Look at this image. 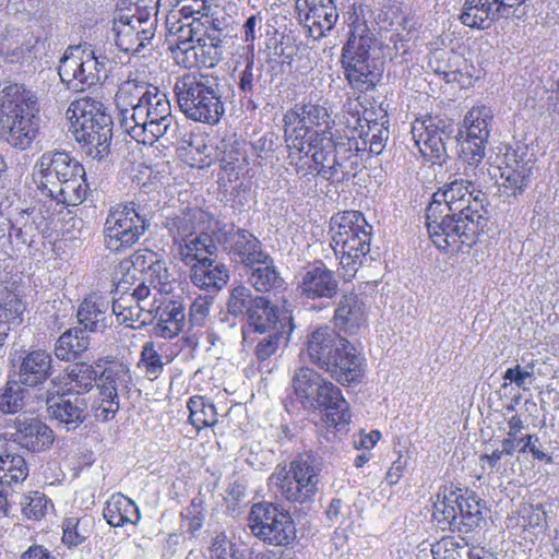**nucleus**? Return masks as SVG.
<instances>
[{
	"label": "nucleus",
	"instance_id": "39",
	"mask_svg": "<svg viewBox=\"0 0 559 559\" xmlns=\"http://www.w3.org/2000/svg\"><path fill=\"white\" fill-rule=\"evenodd\" d=\"M247 273L250 285L259 293L278 290L285 284L270 253Z\"/></svg>",
	"mask_w": 559,
	"mask_h": 559
},
{
	"label": "nucleus",
	"instance_id": "2",
	"mask_svg": "<svg viewBox=\"0 0 559 559\" xmlns=\"http://www.w3.org/2000/svg\"><path fill=\"white\" fill-rule=\"evenodd\" d=\"M174 93L185 116L193 121L214 126L225 114V104L235 90L225 76L190 72L177 78Z\"/></svg>",
	"mask_w": 559,
	"mask_h": 559
},
{
	"label": "nucleus",
	"instance_id": "57",
	"mask_svg": "<svg viewBox=\"0 0 559 559\" xmlns=\"http://www.w3.org/2000/svg\"><path fill=\"white\" fill-rule=\"evenodd\" d=\"M98 395L91 404V411L97 421L107 423L115 418L120 409L119 397H114L104 392H97Z\"/></svg>",
	"mask_w": 559,
	"mask_h": 559
},
{
	"label": "nucleus",
	"instance_id": "61",
	"mask_svg": "<svg viewBox=\"0 0 559 559\" xmlns=\"http://www.w3.org/2000/svg\"><path fill=\"white\" fill-rule=\"evenodd\" d=\"M20 503L22 512L27 519L38 521L46 514L48 499L44 493L33 491L24 496Z\"/></svg>",
	"mask_w": 559,
	"mask_h": 559
},
{
	"label": "nucleus",
	"instance_id": "7",
	"mask_svg": "<svg viewBox=\"0 0 559 559\" xmlns=\"http://www.w3.org/2000/svg\"><path fill=\"white\" fill-rule=\"evenodd\" d=\"M122 128L139 143L153 145L162 140L169 145L177 138L179 124L171 112L168 96L158 88L144 105L132 110Z\"/></svg>",
	"mask_w": 559,
	"mask_h": 559
},
{
	"label": "nucleus",
	"instance_id": "1",
	"mask_svg": "<svg viewBox=\"0 0 559 559\" xmlns=\"http://www.w3.org/2000/svg\"><path fill=\"white\" fill-rule=\"evenodd\" d=\"M486 193L471 179H453L432 195L426 210V226L441 251L467 253L488 224Z\"/></svg>",
	"mask_w": 559,
	"mask_h": 559
},
{
	"label": "nucleus",
	"instance_id": "44",
	"mask_svg": "<svg viewBox=\"0 0 559 559\" xmlns=\"http://www.w3.org/2000/svg\"><path fill=\"white\" fill-rule=\"evenodd\" d=\"M105 302L86 298L78 310V322L86 334L88 332H104L110 325V317L106 314Z\"/></svg>",
	"mask_w": 559,
	"mask_h": 559
},
{
	"label": "nucleus",
	"instance_id": "21",
	"mask_svg": "<svg viewBox=\"0 0 559 559\" xmlns=\"http://www.w3.org/2000/svg\"><path fill=\"white\" fill-rule=\"evenodd\" d=\"M83 168L84 166L66 151H47L35 164L38 173V188L41 192L50 187L56 188L60 180L72 178Z\"/></svg>",
	"mask_w": 559,
	"mask_h": 559
},
{
	"label": "nucleus",
	"instance_id": "20",
	"mask_svg": "<svg viewBox=\"0 0 559 559\" xmlns=\"http://www.w3.org/2000/svg\"><path fill=\"white\" fill-rule=\"evenodd\" d=\"M298 153L311 157L313 169L318 176L331 182H343L340 168L334 163L336 153H334V133L332 131H314L309 135L302 152Z\"/></svg>",
	"mask_w": 559,
	"mask_h": 559
},
{
	"label": "nucleus",
	"instance_id": "62",
	"mask_svg": "<svg viewBox=\"0 0 559 559\" xmlns=\"http://www.w3.org/2000/svg\"><path fill=\"white\" fill-rule=\"evenodd\" d=\"M209 559H227V556L230 555L233 559H241V552L235 549V544H233L224 532L216 534L209 547Z\"/></svg>",
	"mask_w": 559,
	"mask_h": 559
},
{
	"label": "nucleus",
	"instance_id": "31",
	"mask_svg": "<svg viewBox=\"0 0 559 559\" xmlns=\"http://www.w3.org/2000/svg\"><path fill=\"white\" fill-rule=\"evenodd\" d=\"M154 319L157 320L153 328L155 336L173 338L179 335L186 326L185 307L180 301H164L153 310L152 321Z\"/></svg>",
	"mask_w": 559,
	"mask_h": 559
},
{
	"label": "nucleus",
	"instance_id": "37",
	"mask_svg": "<svg viewBox=\"0 0 559 559\" xmlns=\"http://www.w3.org/2000/svg\"><path fill=\"white\" fill-rule=\"evenodd\" d=\"M198 22V17H192L191 21L182 20L177 13H170L166 19V39L169 48L180 46L182 44L201 43L204 40L202 37V28Z\"/></svg>",
	"mask_w": 559,
	"mask_h": 559
},
{
	"label": "nucleus",
	"instance_id": "14",
	"mask_svg": "<svg viewBox=\"0 0 559 559\" xmlns=\"http://www.w3.org/2000/svg\"><path fill=\"white\" fill-rule=\"evenodd\" d=\"M248 525L257 538L269 545L288 546L296 538L292 515L272 502L254 503L249 512Z\"/></svg>",
	"mask_w": 559,
	"mask_h": 559
},
{
	"label": "nucleus",
	"instance_id": "23",
	"mask_svg": "<svg viewBox=\"0 0 559 559\" xmlns=\"http://www.w3.org/2000/svg\"><path fill=\"white\" fill-rule=\"evenodd\" d=\"M298 289L309 299H331L338 292V281L335 273L325 264L314 263L301 273Z\"/></svg>",
	"mask_w": 559,
	"mask_h": 559
},
{
	"label": "nucleus",
	"instance_id": "34",
	"mask_svg": "<svg viewBox=\"0 0 559 559\" xmlns=\"http://www.w3.org/2000/svg\"><path fill=\"white\" fill-rule=\"evenodd\" d=\"M203 212L198 209H185L167 216L163 227L168 230L175 245L203 231Z\"/></svg>",
	"mask_w": 559,
	"mask_h": 559
},
{
	"label": "nucleus",
	"instance_id": "56",
	"mask_svg": "<svg viewBox=\"0 0 559 559\" xmlns=\"http://www.w3.org/2000/svg\"><path fill=\"white\" fill-rule=\"evenodd\" d=\"M91 520L84 518H67L62 523V542L69 547L78 546L88 538L91 534Z\"/></svg>",
	"mask_w": 559,
	"mask_h": 559
},
{
	"label": "nucleus",
	"instance_id": "49",
	"mask_svg": "<svg viewBox=\"0 0 559 559\" xmlns=\"http://www.w3.org/2000/svg\"><path fill=\"white\" fill-rule=\"evenodd\" d=\"M189 411L188 421L199 432L206 427H214L217 424V411L215 405L206 397L193 395L187 403Z\"/></svg>",
	"mask_w": 559,
	"mask_h": 559
},
{
	"label": "nucleus",
	"instance_id": "13",
	"mask_svg": "<svg viewBox=\"0 0 559 559\" xmlns=\"http://www.w3.org/2000/svg\"><path fill=\"white\" fill-rule=\"evenodd\" d=\"M493 124V112L485 105L472 107L464 117L463 130L457 132L459 158L465 165V175L469 178L468 169L476 168L485 158L486 145Z\"/></svg>",
	"mask_w": 559,
	"mask_h": 559
},
{
	"label": "nucleus",
	"instance_id": "18",
	"mask_svg": "<svg viewBox=\"0 0 559 559\" xmlns=\"http://www.w3.org/2000/svg\"><path fill=\"white\" fill-rule=\"evenodd\" d=\"M229 260L249 272V267L259 264L269 254L261 240L245 228H230L218 238Z\"/></svg>",
	"mask_w": 559,
	"mask_h": 559
},
{
	"label": "nucleus",
	"instance_id": "26",
	"mask_svg": "<svg viewBox=\"0 0 559 559\" xmlns=\"http://www.w3.org/2000/svg\"><path fill=\"white\" fill-rule=\"evenodd\" d=\"M15 427L14 441L28 451L41 452L53 443L52 429L37 418L17 417Z\"/></svg>",
	"mask_w": 559,
	"mask_h": 559
},
{
	"label": "nucleus",
	"instance_id": "3",
	"mask_svg": "<svg viewBox=\"0 0 559 559\" xmlns=\"http://www.w3.org/2000/svg\"><path fill=\"white\" fill-rule=\"evenodd\" d=\"M305 353L309 361L342 385L359 383L362 357L356 347L333 328H316L306 336Z\"/></svg>",
	"mask_w": 559,
	"mask_h": 559
},
{
	"label": "nucleus",
	"instance_id": "29",
	"mask_svg": "<svg viewBox=\"0 0 559 559\" xmlns=\"http://www.w3.org/2000/svg\"><path fill=\"white\" fill-rule=\"evenodd\" d=\"M334 324L346 333H356L367 323L366 304L354 293L341 297L334 311Z\"/></svg>",
	"mask_w": 559,
	"mask_h": 559
},
{
	"label": "nucleus",
	"instance_id": "25",
	"mask_svg": "<svg viewBox=\"0 0 559 559\" xmlns=\"http://www.w3.org/2000/svg\"><path fill=\"white\" fill-rule=\"evenodd\" d=\"M28 468L25 459L19 454H0V512L9 515L10 500L13 496L12 484L26 479Z\"/></svg>",
	"mask_w": 559,
	"mask_h": 559
},
{
	"label": "nucleus",
	"instance_id": "19",
	"mask_svg": "<svg viewBox=\"0 0 559 559\" xmlns=\"http://www.w3.org/2000/svg\"><path fill=\"white\" fill-rule=\"evenodd\" d=\"M45 402L49 418L67 431H74L87 419L88 403L84 396L47 390Z\"/></svg>",
	"mask_w": 559,
	"mask_h": 559
},
{
	"label": "nucleus",
	"instance_id": "32",
	"mask_svg": "<svg viewBox=\"0 0 559 559\" xmlns=\"http://www.w3.org/2000/svg\"><path fill=\"white\" fill-rule=\"evenodd\" d=\"M245 322L250 331L259 334L292 326V319L286 316L280 317L278 307L266 297L258 300Z\"/></svg>",
	"mask_w": 559,
	"mask_h": 559
},
{
	"label": "nucleus",
	"instance_id": "35",
	"mask_svg": "<svg viewBox=\"0 0 559 559\" xmlns=\"http://www.w3.org/2000/svg\"><path fill=\"white\" fill-rule=\"evenodd\" d=\"M190 280L199 288L218 292L229 280V271L223 263L214 264L213 259H202L190 270Z\"/></svg>",
	"mask_w": 559,
	"mask_h": 559
},
{
	"label": "nucleus",
	"instance_id": "59",
	"mask_svg": "<svg viewBox=\"0 0 559 559\" xmlns=\"http://www.w3.org/2000/svg\"><path fill=\"white\" fill-rule=\"evenodd\" d=\"M159 0H118L115 12L133 13L134 17L156 19Z\"/></svg>",
	"mask_w": 559,
	"mask_h": 559
},
{
	"label": "nucleus",
	"instance_id": "43",
	"mask_svg": "<svg viewBox=\"0 0 559 559\" xmlns=\"http://www.w3.org/2000/svg\"><path fill=\"white\" fill-rule=\"evenodd\" d=\"M325 379L309 367H300L295 370L292 378V386L296 397L305 408H308L320 390Z\"/></svg>",
	"mask_w": 559,
	"mask_h": 559
},
{
	"label": "nucleus",
	"instance_id": "28",
	"mask_svg": "<svg viewBox=\"0 0 559 559\" xmlns=\"http://www.w3.org/2000/svg\"><path fill=\"white\" fill-rule=\"evenodd\" d=\"M159 87L138 79H129L122 82L116 93V103L121 111L120 124L128 121L132 110L138 109L144 102L153 97Z\"/></svg>",
	"mask_w": 559,
	"mask_h": 559
},
{
	"label": "nucleus",
	"instance_id": "4",
	"mask_svg": "<svg viewBox=\"0 0 559 559\" xmlns=\"http://www.w3.org/2000/svg\"><path fill=\"white\" fill-rule=\"evenodd\" d=\"M39 106L35 92L10 83L0 91V135L16 150L31 148L39 133Z\"/></svg>",
	"mask_w": 559,
	"mask_h": 559
},
{
	"label": "nucleus",
	"instance_id": "45",
	"mask_svg": "<svg viewBox=\"0 0 559 559\" xmlns=\"http://www.w3.org/2000/svg\"><path fill=\"white\" fill-rule=\"evenodd\" d=\"M360 151H365V148L359 147V141L356 138L334 135V153H336L334 163L340 168L343 181L358 167L361 159L359 157Z\"/></svg>",
	"mask_w": 559,
	"mask_h": 559
},
{
	"label": "nucleus",
	"instance_id": "6",
	"mask_svg": "<svg viewBox=\"0 0 559 559\" xmlns=\"http://www.w3.org/2000/svg\"><path fill=\"white\" fill-rule=\"evenodd\" d=\"M66 115L82 152L96 160L107 157L112 139V119L105 104L94 97H81L69 105Z\"/></svg>",
	"mask_w": 559,
	"mask_h": 559
},
{
	"label": "nucleus",
	"instance_id": "38",
	"mask_svg": "<svg viewBox=\"0 0 559 559\" xmlns=\"http://www.w3.org/2000/svg\"><path fill=\"white\" fill-rule=\"evenodd\" d=\"M491 0H465L460 21L463 25L477 28L487 29L491 24L500 19L497 15L496 5Z\"/></svg>",
	"mask_w": 559,
	"mask_h": 559
},
{
	"label": "nucleus",
	"instance_id": "52",
	"mask_svg": "<svg viewBox=\"0 0 559 559\" xmlns=\"http://www.w3.org/2000/svg\"><path fill=\"white\" fill-rule=\"evenodd\" d=\"M261 76L262 67H255L253 53H247L245 68L239 71L237 80L241 98L252 102V97L258 93Z\"/></svg>",
	"mask_w": 559,
	"mask_h": 559
},
{
	"label": "nucleus",
	"instance_id": "22",
	"mask_svg": "<svg viewBox=\"0 0 559 559\" xmlns=\"http://www.w3.org/2000/svg\"><path fill=\"white\" fill-rule=\"evenodd\" d=\"M308 408L324 412L326 420L337 429L344 428L350 421L352 414L348 402L343 396L341 389L326 379Z\"/></svg>",
	"mask_w": 559,
	"mask_h": 559
},
{
	"label": "nucleus",
	"instance_id": "30",
	"mask_svg": "<svg viewBox=\"0 0 559 559\" xmlns=\"http://www.w3.org/2000/svg\"><path fill=\"white\" fill-rule=\"evenodd\" d=\"M52 358L49 353L36 349L27 353L19 366V380L28 388H39L52 374Z\"/></svg>",
	"mask_w": 559,
	"mask_h": 559
},
{
	"label": "nucleus",
	"instance_id": "50",
	"mask_svg": "<svg viewBox=\"0 0 559 559\" xmlns=\"http://www.w3.org/2000/svg\"><path fill=\"white\" fill-rule=\"evenodd\" d=\"M25 305L15 296L0 302V349L4 346L9 332L23 322Z\"/></svg>",
	"mask_w": 559,
	"mask_h": 559
},
{
	"label": "nucleus",
	"instance_id": "42",
	"mask_svg": "<svg viewBox=\"0 0 559 559\" xmlns=\"http://www.w3.org/2000/svg\"><path fill=\"white\" fill-rule=\"evenodd\" d=\"M178 254L179 259L192 267L194 263L201 262L202 259H211L210 255L216 251V246L211 236L204 231L179 242Z\"/></svg>",
	"mask_w": 559,
	"mask_h": 559
},
{
	"label": "nucleus",
	"instance_id": "33",
	"mask_svg": "<svg viewBox=\"0 0 559 559\" xmlns=\"http://www.w3.org/2000/svg\"><path fill=\"white\" fill-rule=\"evenodd\" d=\"M88 187L85 179V169L78 171L72 178H66L58 182L56 188H48L41 193L50 198V202L67 206H76L87 197Z\"/></svg>",
	"mask_w": 559,
	"mask_h": 559
},
{
	"label": "nucleus",
	"instance_id": "36",
	"mask_svg": "<svg viewBox=\"0 0 559 559\" xmlns=\"http://www.w3.org/2000/svg\"><path fill=\"white\" fill-rule=\"evenodd\" d=\"M132 385L130 367L123 362H111L99 372L97 392L119 397L129 394Z\"/></svg>",
	"mask_w": 559,
	"mask_h": 559
},
{
	"label": "nucleus",
	"instance_id": "51",
	"mask_svg": "<svg viewBox=\"0 0 559 559\" xmlns=\"http://www.w3.org/2000/svg\"><path fill=\"white\" fill-rule=\"evenodd\" d=\"M20 380H9L0 391V411L3 414H15L25 406L29 395L28 389Z\"/></svg>",
	"mask_w": 559,
	"mask_h": 559
},
{
	"label": "nucleus",
	"instance_id": "41",
	"mask_svg": "<svg viewBox=\"0 0 559 559\" xmlns=\"http://www.w3.org/2000/svg\"><path fill=\"white\" fill-rule=\"evenodd\" d=\"M0 56L9 63L29 62L26 33L16 27H5L0 34Z\"/></svg>",
	"mask_w": 559,
	"mask_h": 559
},
{
	"label": "nucleus",
	"instance_id": "11",
	"mask_svg": "<svg viewBox=\"0 0 559 559\" xmlns=\"http://www.w3.org/2000/svg\"><path fill=\"white\" fill-rule=\"evenodd\" d=\"M105 56H96L86 45L69 46L59 60L58 74L69 88L84 90L95 86L108 76Z\"/></svg>",
	"mask_w": 559,
	"mask_h": 559
},
{
	"label": "nucleus",
	"instance_id": "53",
	"mask_svg": "<svg viewBox=\"0 0 559 559\" xmlns=\"http://www.w3.org/2000/svg\"><path fill=\"white\" fill-rule=\"evenodd\" d=\"M171 56L175 62L183 67L186 69L191 68H214L217 64V58L214 57L206 60H201L199 58V45L195 43L192 44H182L175 47H170Z\"/></svg>",
	"mask_w": 559,
	"mask_h": 559
},
{
	"label": "nucleus",
	"instance_id": "60",
	"mask_svg": "<svg viewBox=\"0 0 559 559\" xmlns=\"http://www.w3.org/2000/svg\"><path fill=\"white\" fill-rule=\"evenodd\" d=\"M531 176L532 174L523 173V170L501 168V187L504 189V192L510 191V194L516 197L526 189Z\"/></svg>",
	"mask_w": 559,
	"mask_h": 559
},
{
	"label": "nucleus",
	"instance_id": "27",
	"mask_svg": "<svg viewBox=\"0 0 559 559\" xmlns=\"http://www.w3.org/2000/svg\"><path fill=\"white\" fill-rule=\"evenodd\" d=\"M157 252L143 248L134 251L130 257L121 260L115 271V281L117 293L127 294L131 290L135 281V274L139 272L143 275L146 274L150 266L157 262Z\"/></svg>",
	"mask_w": 559,
	"mask_h": 559
},
{
	"label": "nucleus",
	"instance_id": "10",
	"mask_svg": "<svg viewBox=\"0 0 559 559\" xmlns=\"http://www.w3.org/2000/svg\"><path fill=\"white\" fill-rule=\"evenodd\" d=\"M150 227V219L134 202L111 206L104 223V245L112 252L123 251L138 243Z\"/></svg>",
	"mask_w": 559,
	"mask_h": 559
},
{
	"label": "nucleus",
	"instance_id": "58",
	"mask_svg": "<svg viewBox=\"0 0 559 559\" xmlns=\"http://www.w3.org/2000/svg\"><path fill=\"white\" fill-rule=\"evenodd\" d=\"M139 367L144 368L145 376L150 380L157 379L164 371L162 356L156 350L153 342H146L143 345Z\"/></svg>",
	"mask_w": 559,
	"mask_h": 559
},
{
	"label": "nucleus",
	"instance_id": "40",
	"mask_svg": "<svg viewBox=\"0 0 559 559\" xmlns=\"http://www.w3.org/2000/svg\"><path fill=\"white\" fill-rule=\"evenodd\" d=\"M90 347V336L81 326L70 328L56 342L55 355L58 359L71 361L80 358Z\"/></svg>",
	"mask_w": 559,
	"mask_h": 559
},
{
	"label": "nucleus",
	"instance_id": "12",
	"mask_svg": "<svg viewBox=\"0 0 559 559\" xmlns=\"http://www.w3.org/2000/svg\"><path fill=\"white\" fill-rule=\"evenodd\" d=\"M283 123L285 142L292 156L294 152H302L314 131H332L335 121L324 105L308 102L295 104L287 110Z\"/></svg>",
	"mask_w": 559,
	"mask_h": 559
},
{
	"label": "nucleus",
	"instance_id": "15",
	"mask_svg": "<svg viewBox=\"0 0 559 559\" xmlns=\"http://www.w3.org/2000/svg\"><path fill=\"white\" fill-rule=\"evenodd\" d=\"M157 19L134 17L133 13L115 12L112 32L120 51L145 58L153 50Z\"/></svg>",
	"mask_w": 559,
	"mask_h": 559
},
{
	"label": "nucleus",
	"instance_id": "5",
	"mask_svg": "<svg viewBox=\"0 0 559 559\" xmlns=\"http://www.w3.org/2000/svg\"><path fill=\"white\" fill-rule=\"evenodd\" d=\"M348 28V38L341 55L345 79L354 90L371 91L382 74L376 56L378 40L367 21L356 12L349 16Z\"/></svg>",
	"mask_w": 559,
	"mask_h": 559
},
{
	"label": "nucleus",
	"instance_id": "8",
	"mask_svg": "<svg viewBox=\"0 0 559 559\" xmlns=\"http://www.w3.org/2000/svg\"><path fill=\"white\" fill-rule=\"evenodd\" d=\"M332 249L347 272H357L370 252L372 226L358 211L337 213L331 218Z\"/></svg>",
	"mask_w": 559,
	"mask_h": 559
},
{
	"label": "nucleus",
	"instance_id": "46",
	"mask_svg": "<svg viewBox=\"0 0 559 559\" xmlns=\"http://www.w3.org/2000/svg\"><path fill=\"white\" fill-rule=\"evenodd\" d=\"M104 518L110 526L119 527L126 523H136L141 519V514L134 501L118 495L107 502L104 509Z\"/></svg>",
	"mask_w": 559,
	"mask_h": 559
},
{
	"label": "nucleus",
	"instance_id": "17",
	"mask_svg": "<svg viewBox=\"0 0 559 559\" xmlns=\"http://www.w3.org/2000/svg\"><path fill=\"white\" fill-rule=\"evenodd\" d=\"M319 468L310 457H299L290 463L289 469L272 477L281 495L294 503L310 502L318 491Z\"/></svg>",
	"mask_w": 559,
	"mask_h": 559
},
{
	"label": "nucleus",
	"instance_id": "63",
	"mask_svg": "<svg viewBox=\"0 0 559 559\" xmlns=\"http://www.w3.org/2000/svg\"><path fill=\"white\" fill-rule=\"evenodd\" d=\"M212 301L207 297L197 298L190 306L189 331L202 329L209 318Z\"/></svg>",
	"mask_w": 559,
	"mask_h": 559
},
{
	"label": "nucleus",
	"instance_id": "47",
	"mask_svg": "<svg viewBox=\"0 0 559 559\" xmlns=\"http://www.w3.org/2000/svg\"><path fill=\"white\" fill-rule=\"evenodd\" d=\"M99 372L91 364L75 362L67 368V385L73 395L83 396L94 386L97 388Z\"/></svg>",
	"mask_w": 559,
	"mask_h": 559
},
{
	"label": "nucleus",
	"instance_id": "55",
	"mask_svg": "<svg viewBox=\"0 0 559 559\" xmlns=\"http://www.w3.org/2000/svg\"><path fill=\"white\" fill-rule=\"evenodd\" d=\"M51 205L52 202L49 201V203H41L22 212L21 219L26 222L36 236L49 230L53 218Z\"/></svg>",
	"mask_w": 559,
	"mask_h": 559
},
{
	"label": "nucleus",
	"instance_id": "9",
	"mask_svg": "<svg viewBox=\"0 0 559 559\" xmlns=\"http://www.w3.org/2000/svg\"><path fill=\"white\" fill-rule=\"evenodd\" d=\"M432 518L442 531L469 533L484 519L481 499L468 488L445 486L438 491Z\"/></svg>",
	"mask_w": 559,
	"mask_h": 559
},
{
	"label": "nucleus",
	"instance_id": "24",
	"mask_svg": "<svg viewBox=\"0 0 559 559\" xmlns=\"http://www.w3.org/2000/svg\"><path fill=\"white\" fill-rule=\"evenodd\" d=\"M296 10L310 29L317 28L318 36H324L338 20L333 0H297Z\"/></svg>",
	"mask_w": 559,
	"mask_h": 559
},
{
	"label": "nucleus",
	"instance_id": "48",
	"mask_svg": "<svg viewBox=\"0 0 559 559\" xmlns=\"http://www.w3.org/2000/svg\"><path fill=\"white\" fill-rule=\"evenodd\" d=\"M262 298L263 296L254 295L250 287L237 285L229 289L226 301L227 316L245 321L257 306L258 300Z\"/></svg>",
	"mask_w": 559,
	"mask_h": 559
},
{
	"label": "nucleus",
	"instance_id": "54",
	"mask_svg": "<svg viewBox=\"0 0 559 559\" xmlns=\"http://www.w3.org/2000/svg\"><path fill=\"white\" fill-rule=\"evenodd\" d=\"M287 328L288 330L277 329L262 334L263 336L258 341L254 348V355L260 362L266 361L275 355L281 344L288 338L293 325Z\"/></svg>",
	"mask_w": 559,
	"mask_h": 559
},
{
	"label": "nucleus",
	"instance_id": "16",
	"mask_svg": "<svg viewBox=\"0 0 559 559\" xmlns=\"http://www.w3.org/2000/svg\"><path fill=\"white\" fill-rule=\"evenodd\" d=\"M413 138L423 156L439 165L445 163L449 145H457L459 140L452 122L431 117L415 122Z\"/></svg>",
	"mask_w": 559,
	"mask_h": 559
},
{
	"label": "nucleus",
	"instance_id": "64",
	"mask_svg": "<svg viewBox=\"0 0 559 559\" xmlns=\"http://www.w3.org/2000/svg\"><path fill=\"white\" fill-rule=\"evenodd\" d=\"M52 28L26 33V45L31 60L51 47Z\"/></svg>",
	"mask_w": 559,
	"mask_h": 559
}]
</instances>
